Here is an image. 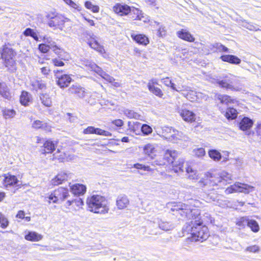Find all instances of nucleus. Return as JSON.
I'll return each mask as SVG.
<instances>
[{
	"label": "nucleus",
	"instance_id": "cd10ccee",
	"mask_svg": "<svg viewBox=\"0 0 261 261\" xmlns=\"http://www.w3.org/2000/svg\"><path fill=\"white\" fill-rule=\"evenodd\" d=\"M130 36L134 40L140 44L146 45L149 43L148 38L144 35H136L133 33L131 34Z\"/></svg>",
	"mask_w": 261,
	"mask_h": 261
},
{
	"label": "nucleus",
	"instance_id": "774afa93",
	"mask_svg": "<svg viewBox=\"0 0 261 261\" xmlns=\"http://www.w3.org/2000/svg\"><path fill=\"white\" fill-rule=\"evenodd\" d=\"M43 41L45 43H48V45H49L51 47V49H53V50L54 49H55V48H54L53 46L54 45H56L55 44V43L51 40L50 38L45 36L43 37Z\"/></svg>",
	"mask_w": 261,
	"mask_h": 261
},
{
	"label": "nucleus",
	"instance_id": "4468645a",
	"mask_svg": "<svg viewBox=\"0 0 261 261\" xmlns=\"http://www.w3.org/2000/svg\"><path fill=\"white\" fill-rule=\"evenodd\" d=\"M89 36L90 39H87V42L90 47L100 54L105 53V50L103 47L100 45V44L97 42L96 39V37L93 35H92L91 36L89 35Z\"/></svg>",
	"mask_w": 261,
	"mask_h": 261
},
{
	"label": "nucleus",
	"instance_id": "f257e3e1",
	"mask_svg": "<svg viewBox=\"0 0 261 261\" xmlns=\"http://www.w3.org/2000/svg\"><path fill=\"white\" fill-rule=\"evenodd\" d=\"M176 208H172V211H176L183 217H187L188 220L185 226V230L191 234L190 239L192 241L203 242L209 237L207 227L202 224L200 213L197 209H191L185 204H180Z\"/></svg>",
	"mask_w": 261,
	"mask_h": 261
},
{
	"label": "nucleus",
	"instance_id": "f704fd0d",
	"mask_svg": "<svg viewBox=\"0 0 261 261\" xmlns=\"http://www.w3.org/2000/svg\"><path fill=\"white\" fill-rule=\"evenodd\" d=\"M32 101L31 95L27 91H22L20 96V102L24 106H28Z\"/></svg>",
	"mask_w": 261,
	"mask_h": 261
},
{
	"label": "nucleus",
	"instance_id": "1a4fd4ad",
	"mask_svg": "<svg viewBox=\"0 0 261 261\" xmlns=\"http://www.w3.org/2000/svg\"><path fill=\"white\" fill-rule=\"evenodd\" d=\"M177 152L175 150H166L164 158L158 159L152 162L151 164L152 166H164L167 164H170L171 158L174 159L177 157Z\"/></svg>",
	"mask_w": 261,
	"mask_h": 261
},
{
	"label": "nucleus",
	"instance_id": "58836bf2",
	"mask_svg": "<svg viewBox=\"0 0 261 261\" xmlns=\"http://www.w3.org/2000/svg\"><path fill=\"white\" fill-rule=\"evenodd\" d=\"M186 171L188 174V178L191 179H197L198 177V174L196 170H194L191 167L187 164L185 167Z\"/></svg>",
	"mask_w": 261,
	"mask_h": 261
},
{
	"label": "nucleus",
	"instance_id": "9b49d317",
	"mask_svg": "<svg viewBox=\"0 0 261 261\" xmlns=\"http://www.w3.org/2000/svg\"><path fill=\"white\" fill-rule=\"evenodd\" d=\"M132 9L126 4H117L113 7V11L120 16L127 15L130 13Z\"/></svg>",
	"mask_w": 261,
	"mask_h": 261
},
{
	"label": "nucleus",
	"instance_id": "0e129e2a",
	"mask_svg": "<svg viewBox=\"0 0 261 261\" xmlns=\"http://www.w3.org/2000/svg\"><path fill=\"white\" fill-rule=\"evenodd\" d=\"M203 221H204L206 223H213L214 222V220L213 219V218L211 217V216L208 214L205 213L204 215L203 216Z\"/></svg>",
	"mask_w": 261,
	"mask_h": 261
},
{
	"label": "nucleus",
	"instance_id": "338daca9",
	"mask_svg": "<svg viewBox=\"0 0 261 261\" xmlns=\"http://www.w3.org/2000/svg\"><path fill=\"white\" fill-rule=\"evenodd\" d=\"M164 133H165V135L166 136V138L168 136H172L173 132L172 130H175V129L171 127H165L163 130Z\"/></svg>",
	"mask_w": 261,
	"mask_h": 261
},
{
	"label": "nucleus",
	"instance_id": "bf43d9fd",
	"mask_svg": "<svg viewBox=\"0 0 261 261\" xmlns=\"http://www.w3.org/2000/svg\"><path fill=\"white\" fill-rule=\"evenodd\" d=\"M95 134L99 135H102L103 136H111V134L109 132L106 131V130H102V129H101L100 128H95Z\"/></svg>",
	"mask_w": 261,
	"mask_h": 261
},
{
	"label": "nucleus",
	"instance_id": "3c124183",
	"mask_svg": "<svg viewBox=\"0 0 261 261\" xmlns=\"http://www.w3.org/2000/svg\"><path fill=\"white\" fill-rule=\"evenodd\" d=\"M23 34L25 36H31L33 37L36 41H39V38L38 37L37 34L34 31L30 28L27 29L24 32H23Z\"/></svg>",
	"mask_w": 261,
	"mask_h": 261
},
{
	"label": "nucleus",
	"instance_id": "052dcab7",
	"mask_svg": "<svg viewBox=\"0 0 261 261\" xmlns=\"http://www.w3.org/2000/svg\"><path fill=\"white\" fill-rule=\"evenodd\" d=\"M46 201H47L49 203L52 201L53 203H56L58 201L56 196L55 194V192L51 193L48 197H45Z\"/></svg>",
	"mask_w": 261,
	"mask_h": 261
},
{
	"label": "nucleus",
	"instance_id": "13d9d810",
	"mask_svg": "<svg viewBox=\"0 0 261 261\" xmlns=\"http://www.w3.org/2000/svg\"><path fill=\"white\" fill-rule=\"evenodd\" d=\"M95 134L99 135H102L103 136H111V134L109 132L106 131V130H102V129H101L100 128H95Z\"/></svg>",
	"mask_w": 261,
	"mask_h": 261
},
{
	"label": "nucleus",
	"instance_id": "a18cd8bd",
	"mask_svg": "<svg viewBox=\"0 0 261 261\" xmlns=\"http://www.w3.org/2000/svg\"><path fill=\"white\" fill-rule=\"evenodd\" d=\"M42 103L46 107H49L51 106V100L48 94H42L40 96Z\"/></svg>",
	"mask_w": 261,
	"mask_h": 261
},
{
	"label": "nucleus",
	"instance_id": "4d7b16f0",
	"mask_svg": "<svg viewBox=\"0 0 261 261\" xmlns=\"http://www.w3.org/2000/svg\"><path fill=\"white\" fill-rule=\"evenodd\" d=\"M194 154L198 157H202L205 154V151L204 148H199L195 149L193 150Z\"/></svg>",
	"mask_w": 261,
	"mask_h": 261
},
{
	"label": "nucleus",
	"instance_id": "5fc2aeb1",
	"mask_svg": "<svg viewBox=\"0 0 261 261\" xmlns=\"http://www.w3.org/2000/svg\"><path fill=\"white\" fill-rule=\"evenodd\" d=\"M63 1L70 7L77 10V11H81V7L75 3L73 2L72 0H63Z\"/></svg>",
	"mask_w": 261,
	"mask_h": 261
},
{
	"label": "nucleus",
	"instance_id": "ddd939ff",
	"mask_svg": "<svg viewBox=\"0 0 261 261\" xmlns=\"http://www.w3.org/2000/svg\"><path fill=\"white\" fill-rule=\"evenodd\" d=\"M130 15H132L131 18L133 20L142 21L145 23L149 21L148 17L146 15H144L142 11L137 8H133Z\"/></svg>",
	"mask_w": 261,
	"mask_h": 261
},
{
	"label": "nucleus",
	"instance_id": "5701e85b",
	"mask_svg": "<svg viewBox=\"0 0 261 261\" xmlns=\"http://www.w3.org/2000/svg\"><path fill=\"white\" fill-rule=\"evenodd\" d=\"M129 201L127 197L124 195H120L116 199V205L119 210H123L129 204Z\"/></svg>",
	"mask_w": 261,
	"mask_h": 261
},
{
	"label": "nucleus",
	"instance_id": "bb28decb",
	"mask_svg": "<svg viewBox=\"0 0 261 261\" xmlns=\"http://www.w3.org/2000/svg\"><path fill=\"white\" fill-rule=\"evenodd\" d=\"M54 192L58 201H63L69 196L68 190L62 187H60L55 190Z\"/></svg>",
	"mask_w": 261,
	"mask_h": 261
},
{
	"label": "nucleus",
	"instance_id": "473e14b6",
	"mask_svg": "<svg viewBox=\"0 0 261 261\" xmlns=\"http://www.w3.org/2000/svg\"><path fill=\"white\" fill-rule=\"evenodd\" d=\"M220 59L224 62H227L233 64H239L241 63V60L233 55H226L221 56Z\"/></svg>",
	"mask_w": 261,
	"mask_h": 261
},
{
	"label": "nucleus",
	"instance_id": "ea45409f",
	"mask_svg": "<svg viewBox=\"0 0 261 261\" xmlns=\"http://www.w3.org/2000/svg\"><path fill=\"white\" fill-rule=\"evenodd\" d=\"M83 201L82 199L80 198H77L73 200H68L67 201V204L68 206L73 205V206H75L74 207L75 210H77L82 208L83 205Z\"/></svg>",
	"mask_w": 261,
	"mask_h": 261
},
{
	"label": "nucleus",
	"instance_id": "c85d7f7f",
	"mask_svg": "<svg viewBox=\"0 0 261 261\" xmlns=\"http://www.w3.org/2000/svg\"><path fill=\"white\" fill-rule=\"evenodd\" d=\"M71 192L74 195H83L86 191V187L82 184H74L70 186Z\"/></svg>",
	"mask_w": 261,
	"mask_h": 261
},
{
	"label": "nucleus",
	"instance_id": "680f3d73",
	"mask_svg": "<svg viewBox=\"0 0 261 261\" xmlns=\"http://www.w3.org/2000/svg\"><path fill=\"white\" fill-rule=\"evenodd\" d=\"M38 48L39 50L43 53H46L50 48L51 49V47L49 45H46L45 44H40Z\"/></svg>",
	"mask_w": 261,
	"mask_h": 261
},
{
	"label": "nucleus",
	"instance_id": "09e8293b",
	"mask_svg": "<svg viewBox=\"0 0 261 261\" xmlns=\"http://www.w3.org/2000/svg\"><path fill=\"white\" fill-rule=\"evenodd\" d=\"M248 223V219L247 217H241L238 219L236 222V225L238 226L239 229L245 228V227Z\"/></svg>",
	"mask_w": 261,
	"mask_h": 261
},
{
	"label": "nucleus",
	"instance_id": "f8f14e48",
	"mask_svg": "<svg viewBox=\"0 0 261 261\" xmlns=\"http://www.w3.org/2000/svg\"><path fill=\"white\" fill-rule=\"evenodd\" d=\"M178 112L185 121L192 122L196 120L195 114L193 112L185 108H181L179 109Z\"/></svg>",
	"mask_w": 261,
	"mask_h": 261
},
{
	"label": "nucleus",
	"instance_id": "4be33fe9",
	"mask_svg": "<svg viewBox=\"0 0 261 261\" xmlns=\"http://www.w3.org/2000/svg\"><path fill=\"white\" fill-rule=\"evenodd\" d=\"M170 163L172 164L175 172H178V171H184L185 167H184L185 161L183 159L180 158L177 161H175V158L174 159L171 158Z\"/></svg>",
	"mask_w": 261,
	"mask_h": 261
},
{
	"label": "nucleus",
	"instance_id": "2f4dec72",
	"mask_svg": "<svg viewBox=\"0 0 261 261\" xmlns=\"http://www.w3.org/2000/svg\"><path fill=\"white\" fill-rule=\"evenodd\" d=\"M3 185L7 187L17 184L18 179L16 176L11 175H5L3 179Z\"/></svg>",
	"mask_w": 261,
	"mask_h": 261
},
{
	"label": "nucleus",
	"instance_id": "dca6fc26",
	"mask_svg": "<svg viewBox=\"0 0 261 261\" xmlns=\"http://www.w3.org/2000/svg\"><path fill=\"white\" fill-rule=\"evenodd\" d=\"M64 21L61 16H55L48 21V24L50 27L58 28L61 30L64 27Z\"/></svg>",
	"mask_w": 261,
	"mask_h": 261
},
{
	"label": "nucleus",
	"instance_id": "39448f33",
	"mask_svg": "<svg viewBox=\"0 0 261 261\" xmlns=\"http://www.w3.org/2000/svg\"><path fill=\"white\" fill-rule=\"evenodd\" d=\"M232 180L231 175L225 171H222L219 173L218 176H213L210 173H207L204 178H202L199 183L201 186L210 185L211 186H214L218 185V183L223 180L226 182H229Z\"/></svg>",
	"mask_w": 261,
	"mask_h": 261
},
{
	"label": "nucleus",
	"instance_id": "a211bd4d",
	"mask_svg": "<svg viewBox=\"0 0 261 261\" xmlns=\"http://www.w3.org/2000/svg\"><path fill=\"white\" fill-rule=\"evenodd\" d=\"M182 90V91L187 92V93H182V94L189 99L191 101L195 100V97L199 98L202 97V94L201 93H197V92L191 90L190 87L186 86H182L181 88Z\"/></svg>",
	"mask_w": 261,
	"mask_h": 261
},
{
	"label": "nucleus",
	"instance_id": "49530a36",
	"mask_svg": "<svg viewBox=\"0 0 261 261\" xmlns=\"http://www.w3.org/2000/svg\"><path fill=\"white\" fill-rule=\"evenodd\" d=\"M85 7L91 10L93 13H97L99 11V8L97 5H94L90 1H86L85 3Z\"/></svg>",
	"mask_w": 261,
	"mask_h": 261
},
{
	"label": "nucleus",
	"instance_id": "7ed1b4c3",
	"mask_svg": "<svg viewBox=\"0 0 261 261\" xmlns=\"http://www.w3.org/2000/svg\"><path fill=\"white\" fill-rule=\"evenodd\" d=\"M87 204L90 212L105 214L108 213L109 207L106 198L99 195H93L87 199Z\"/></svg>",
	"mask_w": 261,
	"mask_h": 261
},
{
	"label": "nucleus",
	"instance_id": "b1692460",
	"mask_svg": "<svg viewBox=\"0 0 261 261\" xmlns=\"http://www.w3.org/2000/svg\"><path fill=\"white\" fill-rule=\"evenodd\" d=\"M57 142H54L50 140H46L43 144L44 149H42V153H50L55 150Z\"/></svg>",
	"mask_w": 261,
	"mask_h": 261
},
{
	"label": "nucleus",
	"instance_id": "e433bc0d",
	"mask_svg": "<svg viewBox=\"0 0 261 261\" xmlns=\"http://www.w3.org/2000/svg\"><path fill=\"white\" fill-rule=\"evenodd\" d=\"M162 82L166 86L170 87L172 90L176 91L177 92H181L182 91L180 87L176 88L175 85L172 82L171 80L169 77H165L162 79Z\"/></svg>",
	"mask_w": 261,
	"mask_h": 261
},
{
	"label": "nucleus",
	"instance_id": "393cba45",
	"mask_svg": "<svg viewBox=\"0 0 261 261\" xmlns=\"http://www.w3.org/2000/svg\"><path fill=\"white\" fill-rule=\"evenodd\" d=\"M56 76L58 79L57 83L61 88L67 87L71 81V78L67 74H64L59 77L57 72Z\"/></svg>",
	"mask_w": 261,
	"mask_h": 261
},
{
	"label": "nucleus",
	"instance_id": "37998d69",
	"mask_svg": "<svg viewBox=\"0 0 261 261\" xmlns=\"http://www.w3.org/2000/svg\"><path fill=\"white\" fill-rule=\"evenodd\" d=\"M31 85L33 89L37 90L38 89L42 90L46 88V85L41 81L34 80L31 81Z\"/></svg>",
	"mask_w": 261,
	"mask_h": 261
},
{
	"label": "nucleus",
	"instance_id": "6ab92c4d",
	"mask_svg": "<svg viewBox=\"0 0 261 261\" xmlns=\"http://www.w3.org/2000/svg\"><path fill=\"white\" fill-rule=\"evenodd\" d=\"M209 156L214 161L218 162L221 159H223V161H227L228 160V153L226 152V154L222 156L221 153L216 149L210 150L208 152Z\"/></svg>",
	"mask_w": 261,
	"mask_h": 261
},
{
	"label": "nucleus",
	"instance_id": "20e7f679",
	"mask_svg": "<svg viewBox=\"0 0 261 261\" xmlns=\"http://www.w3.org/2000/svg\"><path fill=\"white\" fill-rule=\"evenodd\" d=\"M242 80V78L233 74L227 73L223 75V79L218 80L217 83L222 88L232 91H241L244 87Z\"/></svg>",
	"mask_w": 261,
	"mask_h": 261
},
{
	"label": "nucleus",
	"instance_id": "864d4df0",
	"mask_svg": "<svg viewBox=\"0 0 261 261\" xmlns=\"http://www.w3.org/2000/svg\"><path fill=\"white\" fill-rule=\"evenodd\" d=\"M148 89L150 92L159 97H162L163 95L162 91L158 87H153L151 88H149Z\"/></svg>",
	"mask_w": 261,
	"mask_h": 261
},
{
	"label": "nucleus",
	"instance_id": "0eeeda50",
	"mask_svg": "<svg viewBox=\"0 0 261 261\" xmlns=\"http://www.w3.org/2000/svg\"><path fill=\"white\" fill-rule=\"evenodd\" d=\"M254 189L255 188L252 186L244 183L237 182L227 188L225 190V193L227 195L237 192L249 194L254 191Z\"/></svg>",
	"mask_w": 261,
	"mask_h": 261
},
{
	"label": "nucleus",
	"instance_id": "aec40b11",
	"mask_svg": "<svg viewBox=\"0 0 261 261\" xmlns=\"http://www.w3.org/2000/svg\"><path fill=\"white\" fill-rule=\"evenodd\" d=\"M118 111L119 113L123 114L129 119L134 118L136 119H139L141 117V115H139L138 113L132 110H129L124 107H121L119 108Z\"/></svg>",
	"mask_w": 261,
	"mask_h": 261
},
{
	"label": "nucleus",
	"instance_id": "423d86ee",
	"mask_svg": "<svg viewBox=\"0 0 261 261\" xmlns=\"http://www.w3.org/2000/svg\"><path fill=\"white\" fill-rule=\"evenodd\" d=\"M16 52L12 48L4 46L2 53V59L4 64L9 69L13 70L16 65Z\"/></svg>",
	"mask_w": 261,
	"mask_h": 261
},
{
	"label": "nucleus",
	"instance_id": "412c9836",
	"mask_svg": "<svg viewBox=\"0 0 261 261\" xmlns=\"http://www.w3.org/2000/svg\"><path fill=\"white\" fill-rule=\"evenodd\" d=\"M68 90L70 93L76 94L79 97L81 98H85L88 94L84 88L77 85L72 86L69 88Z\"/></svg>",
	"mask_w": 261,
	"mask_h": 261
},
{
	"label": "nucleus",
	"instance_id": "c03bdc74",
	"mask_svg": "<svg viewBox=\"0 0 261 261\" xmlns=\"http://www.w3.org/2000/svg\"><path fill=\"white\" fill-rule=\"evenodd\" d=\"M53 47L55 48L54 51L58 55L59 57L61 58V60H68L69 55L66 53L61 50L56 45H54Z\"/></svg>",
	"mask_w": 261,
	"mask_h": 261
},
{
	"label": "nucleus",
	"instance_id": "de8ad7c7",
	"mask_svg": "<svg viewBox=\"0 0 261 261\" xmlns=\"http://www.w3.org/2000/svg\"><path fill=\"white\" fill-rule=\"evenodd\" d=\"M247 226L250 227L251 230L254 232H257L259 230V227L257 222L254 220L248 219V223Z\"/></svg>",
	"mask_w": 261,
	"mask_h": 261
},
{
	"label": "nucleus",
	"instance_id": "c756f323",
	"mask_svg": "<svg viewBox=\"0 0 261 261\" xmlns=\"http://www.w3.org/2000/svg\"><path fill=\"white\" fill-rule=\"evenodd\" d=\"M172 131L173 132L172 136H168L167 137V139L170 141L176 142L178 140H185L187 138V137L181 132H179L176 129Z\"/></svg>",
	"mask_w": 261,
	"mask_h": 261
},
{
	"label": "nucleus",
	"instance_id": "e2e57ef3",
	"mask_svg": "<svg viewBox=\"0 0 261 261\" xmlns=\"http://www.w3.org/2000/svg\"><path fill=\"white\" fill-rule=\"evenodd\" d=\"M43 122L39 120H34L32 123V126L35 129L41 128Z\"/></svg>",
	"mask_w": 261,
	"mask_h": 261
},
{
	"label": "nucleus",
	"instance_id": "f03ea898",
	"mask_svg": "<svg viewBox=\"0 0 261 261\" xmlns=\"http://www.w3.org/2000/svg\"><path fill=\"white\" fill-rule=\"evenodd\" d=\"M217 98L220 100L222 105H226L227 109L225 110L222 106L219 107V109L222 113H223L228 119H234L237 117L238 111L239 110V101L234 99H232L230 96L227 95H218Z\"/></svg>",
	"mask_w": 261,
	"mask_h": 261
},
{
	"label": "nucleus",
	"instance_id": "6e6552de",
	"mask_svg": "<svg viewBox=\"0 0 261 261\" xmlns=\"http://www.w3.org/2000/svg\"><path fill=\"white\" fill-rule=\"evenodd\" d=\"M83 65L87 67V69L96 72L98 75L108 82H111L113 81V77L103 71L101 68L98 66L95 63L91 61L86 60L83 61Z\"/></svg>",
	"mask_w": 261,
	"mask_h": 261
},
{
	"label": "nucleus",
	"instance_id": "a878e982",
	"mask_svg": "<svg viewBox=\"0 0 261 261\" xmlns=\"http://www.w3.org/2000/svg\"><path fill=\"white\" fill-rule=\"evenodd\" d=\"M177 36L179 38L190 42H193L195 40L194 37L186 30L182 29L178 31L177 32Z\"/></svg>",
	"mask_w": 261,
	"mask_h": 261
},
{
	"label": "nucleus",
	"instance_id": "a19ab883",
	"mask_svg": "<svg viewBox=\"0 0 261 261\" xmlns=\"http://www.w3.org/2000/svg\"><path fill=\"white\" fill-rule=\"evenodd\" d=\"M150 25L152 27H155L158 26L159 28L158 29V35L159 36H164L166 35V31L165 27L160 25V23L156 21H151Z\"/></svg>",
	"mask_w": 261,
	"mask_h": 261
},
{
	"label": "nucleus",
	"instance_id": "72a5a7b5",
	"mask_svg": "<svg viewBox=\"0 0 261 261\" xmlns=\"http://www.w3.org/2000/svg\"><path fill=\"white\" fill-rule=\"evenodd\" d=\"M25 240L32 242H37L43 238V236L35 231H29L24 237Z\"/></svg>",
	"mask_w": 261,
	"mask_h": 261
},
{
	"label": "nucleus",
	"instance_id": "603ef678",
	"mask_svg": "<svg viewBox=\"0 0 261 261\" xmlns=\"http://www.w3.org/2000/svg\"><path fill=\"white\" fill-rule=\"evenodd\" d=\"M9 224L8 219L5 217L4 214L0 213V227L2 228H6Z\"/></svg>",
	"mask_w": 261,
	"mask_h": 261
},
{
	"label": "nucleus",
	"instance_id": "8fccbe9b",
	"mask_svg": "<svg viewBox=\"0 0 261 261\" xmlns=\"http://www.w3.org/2000/svg\"><path fill=\"white\" fill-rule=\"evenodd\" d=\"M66 158V153L64 152H61L59 149L54 154V159H57L59 162H63Z\"/></svg>",
	"mask_w": 261,
	"mask_h": 261
},
{
	"label": "nucleus",
	"instance_id": "6e6d98bb",
	"mask_svg": "<svg viewBox=\"0 0 261 261\" xmlns=\"http://www.w3.org/2000/svg\"><path fill=\"white\" fill-rule=\"evenodd\" d=\"M134 167L136 169H142L144 171H151L152 170V169L149 166H145L144 165L141 164L139 163L134 164Z\"/></svg>",
	"mask_w": 261,
	"mask_h": 261
},
{
	"label": "nucleus",
	"instance_id": "69168bd1",
	"mask_svg": "<svg viewBox=\"0 0 261 261\" xmlns=\"http://www.w3.org/2000/svg\"><path fill=\"white\" fill-rule=\"evenodd\" d=\"M111 124H114L115 126L118 127H121L124 124V122L122 120L120 119H117L113 120L111 122Z\"/></svg>",
	"mask_w": 261,
	"mask_h": 261
},
{
	"label": "nucleus",
	"instance_id": "2eb2a0df",
	"mask_svg": "<svg viewBox=\"0 0 261 261\" xmlns=\"http://www.w3.org/2000/svg\"><path fill=\"white\" fill-rule=\"evenodd\" d=\"M128 125L129 128L133 130H135V126H136V128L141 127L142 133L145 135H148L151 134L152 131L151 127L149 125L147 124H143L141 126V123L138 122H133L132 124L131 122L129 121L128 122Z\"/></svg>",
	"mask_w": 261,
	"mask_h": 261
},
{
	"label": "nucleus",
	"instance_id": "9d476101",
	"mask_svg": "<svg viewBox=\"0 0 261 261\" xmlns=\"http://www.w3.org/2000/svg\"><path fill=\"white\" fill-rule=\"evenodd\" d=\"M72 174L65 171L59 172L51 180V184L54 186H58L62 184L64 181L67 180L72 177Z\"/></svg>",
	"mask_w": 261,
	"mask_h": 261
},
{
	"label": "nucleus",
	"instance_id": "f3484780",
	"mask_svg": "<svg viewBox=\"0 0 261 261\" xmlns=\"http://www.w3.org/2000/svg\"><path fill=\"white\" fill-rule=\"evenodd\" d=\"M157 145L148 143L143 147V153L151 159H154L157 152Z\"/></svg>",
	"mask_w": 261,
	"mask_h": 261
},
{
	"label": "nucleus",
	"instance_id": "7c9ffc66",
	"mask_svg": "<svg viewBox=\"0 0 261 261\" xmlns=\"http://www.w3.org/2000/svg\"><path fill=\"white\" fill-rule=\"evenodd\" d=\"M253 123V121L251 119L244 117L240 122L239 126L241 130L244 131L249 129L252 126Z\"/></svg>",
	"mask_w": 261,
	"mask_h": 261
},
{
	"label": "nucleus",
	"instance_id": "79ce46f5",
	"mask_svg": "<svg viewBox=\"0 0 261 261\" xmlns=\"http://www.w3.org/2000/svg\"><path fill=\"white\" fill-rule=\"evenodd\" d=\"M0 94L6 99H9L11 97L8 87L5 83H0Z\"/></svg>",
	"mask_w": 261,
	"mask_h": 261
},
{
	"label": "nucleus",
	"instance_id": "4c0bfd02",
	"mask_svg": "<svg viewBox=\"0 0 261 261\" xmlns=\"http://www.w3.org/2000/svg\"><path fill=\"white\" fill-rule=\"evenodd\" d=\"M2 114L5 119H8L14 118L16 114V112L13 109L5 108L2 109Z\"/></svg>",
	"mask_w": 261,
	"mask_h": 261
},
{
	"label": "nucleus",
	"instance_id": "c9c22d12",
	"mask_svg": "<svg viewBox=\"0 0 261 261\" xmlns=\"http://www.w3.org/2000/svg\"><path fill=\"white\" fill-rule=\"evenodd\" d=\"M158 224L159 228L165 231H169L174 228V225L172 224L161 219L158 220Z\"/></svg>",
	"mask_w": 261,
	"mask_h": 261
}]
</instances>
